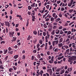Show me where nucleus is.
<instances>
[{"mask_svg":"<svg viewBox=\"0 0 76 76\" xmlns=\"http://www.w3.org/2000/svg\"><path fill=\"white\" fill-rule=\"evenodd\" d=\"M58 46L59 47H61L63 46V44L62 43H59Z\"/></svg>","mask_w":76,"mask_h":76,"instance_id":"obj_12","label":"nucleus"},{"mask_svg":"<svg viewBox=\"0 0 76 76\" xmlns=\"http://www.w3.org/2000/svg\"><path fill=\"white\" fill-rule=\"evenodd\" d=\"M37 57H38V58H41V56L39 54H38L37 55Z\"/></svg>","mask_w":76,"mask_h":76,"instance_id":"obj_49","label":"nucleus"},{"mask_svg":"<svg viewBox=\"0 0 76 76\" xmlns=\"http://www.w3.org/2000/svg\"><path fill=\"white\" fill-rule=\"evenodd\" d=\"M57 28V26H54L53 28V29H56Z\"/></svg>","mask_w":76,"mask_h":76,"instance_id":"obj_59","label":"nucleus"},{"mask_svg":"<svg viewBox=\"0 0 76 76\" xmlns=\"http://www.w3.org/2000/svg\"><path fill=\"white\" fill-rule=\"evenodd\" d=\"M18 57H19V56H18V55H17L14 56L13 58L14 59H17V58H18Z\"/></svg>","mask_w":76,"mask_h":76,"instance_id":"obj_8","label":"nucleus"},{"mask_svg":"<svg viewBox=\"0 0 76 76\" xmlns=\"http://www.w3.org/2000/svg\"><path fill=\"white\" fill-rule=\"evenodd\" d=\"M61 49H62V50H66L65 49V48L64 47V46H63L62 47Z\"/></svg>","mask_w":76,"mask_h":76,"instance_id":"obj_25","label":"nucleus"},{"mask_svg":"<svg viewBox=\"0 0 76 76\" xmlns=\"http://www.w3.org/2000/svg\"><path fill=\"white\" fill-rule=\"evenodd\" d=\"M52 15L53 17H55V16H56V13H54Z\"/></svg>","mask_w":76,"mask_h":76,"instance_id":"obj_51","label":"nucleus"},{"mask_svg":"<svg viewBox=\"0 0 76 76\" xmlns=\"http://www.w3.org/2000/svg\"><path fill=\"white\" fill-rule=\"evenodd\" d=\"M72 5V4H70V3H69L68 4V6H69V7H70V6H71Z\"/></svg>","mask_w":76,"mask_h":76,"instance_id":"obj_41","label":"nucleus"},{"mask_svg":"<svg viewBox=\"0 0 76 76\" xmlns=\"http://www.w3.org/2000/svg\"><path fill=\"white\" fill-rule=\"evenodd\" d=\"M54 18H53V17H51L50 18V20L51 21H54Z\"/></svg>","mask_w":76,"mask_h":76,"instance_id":"obj_27","label":"nucleus"},{"mask_svg":"<svg viewBox=\"0 0 76 76\" xmlns=\"http://www.w3.org/2000/svg\"><path fill=\"white\" fill-rule=\"evenodd\" d=\"M31 12L28 11V15H31Z\"/></svg>","mask_w":76,"mask_h":76,"instance_id":"obj_50","label":"nucleus"},{"mask_svg":"<svg viewBox=\"0 0 76 76\" xmlns=\"http://www.w3.org/2000/svg\"><path fill=\"white\" fill-rule=\"evenodd\" d=\"M50 20V19L47 18V19H46L45 20H46V22H48V20Z\"/></svg>","mask_w":76,"mask_h":76,"instance_id":"obj_62","label":"nucleus"},{"mask_svg":"<svg viewBox=\"0 0 76 76\" xmlns=\"http://www.w3.org/2000/svg\"><path fill=\"white\" fill-rule=\"evenodd\" d=\"M12 70H13V68H10L9 69V71L10 72H11Z\"/></svg>","mask_w":76,"mask_h":76,"instance_id":"obj_22","label":"nucleus"},{"mask_svg":"<svg viewBox=\"0 0 76 76\" xmlns=\"http://www.w3.org/2000/svg\"><path fill=\"white\" fill-rule=\"evenodd\" d=\"M47 72H49V73L50 75H52V73H53V71H52V69H48Z\"/></svg>","mask_w":76,"mask_h":76,"instance_id":"obj_5","label":"nucleus"},{"mask_svg":"<svg viewBox=\"0 0 76 76\" xmlns=\"http://www.w3.org/2000/svg\"><path fill=\"white\" fill-rule=\"evenodd\" d=\"M34 58H35L34 56H31V60H34Z\"/></svg>","mask_w":76,"mask_h":76,"instance_id":"obj_31","label":"nucleus"},{"mask_svg":"<svg viewBox=\"0 0 76 76\" xmlns=\"http://www.w3.org/2000/svg\"><path fill=\"white\" fill-rule=\"evenodd\" d=\"M32 9V7H31L30 6H28V10H31V9Z\"/></svg>","mask_w":76,"mask_h":76,"instance_id":"obj_29","label":"nucleus"},{"mask_svg":"<svg viewBox=\"0 0 76 76\" xmlns=\"http://www.w3.org/2000/svg\"><path fill=\"white\" fill-rule=\"evenodd\" d=\"M43 36H45L46 35V32H43Z\"/></svg>","mask_w":76,"mask_h":76,"instance_id":"obj_43","label":"nucleus"},{"mask_svg":"<svg viewBox=\"0 0 76 76\" xmlns=\"http://www.w3.org/2000/svg\"><path fill=\"white\" fill-rule=\"evenodd\" d=\"M70 39L69 38H67V39L66 40V42H68V41H69Z\"/></svg>","mask_w":76,"mask_h":76,"instance_id":"obj_60","label":"nucleus"},{"mask_svg":"<svg viewBox=\"0 0 76 76\" xmlns=\"http://www.w3.org/2000/svg\"><path fill=\"white\" fill-rule=\"evenodd\" d=\"M30 36L29 35L28 38H27V40H29L30 39Z\"/></svg>","mask_w":76,"mask_h":76,"instance_id":"obj_48","label":"nucleus"},{"mask_svg":"<svg viewBox=\"0 0 76 76\" xmlns=\"http://www.w3.org/2000/svg\"><path fill=\"white\" fill-rule=\"evenodd\" d=\"M64 48L66 49H67V48H69V46L67 45H64Z\"/></svg>","mask_w":76,"mask_h":76,"instance_id":"obj_32","label":"nucleus"},{"mask_svg":"<svg viewBox=\"0 0 76 76\" xmlns=\"http://www.w3.org/2000/svg\"><path fill=\"white\" fill-rule=\"evenodd\" d=\"M49 49L50 50H52L53 49V46L52 45L50 46Z\"/></svg>","mask_w":76,"mask_h":76,"instance_id":"obj_35","label":"nucleus"},{"mask_svg":"<svg viewBox=\"0 0 76 76\" xmlns=\"http://www.w3.org/2000/svg\"><path fill=\"white\" fill-rule=\"evenodd\" d=\"M69 60H68V62L70 63V64H72V63H73V61H74V60H75L76 59V56H73L70 57L69 58Z\"/></svg>","mask_w":76,"mask_h":76,"instance_id":"obj_1","label":"nucleus"},{"mask_svg":"<svg viewBox=\"0 0 76 76\" xmlns=\"http://www.w3.org/2000/svg\"><path fill=\"white\" fill-rule=\"evenodd\" d=\"M64 69H63V70H61V72L60 73L61 75H62L63 73H64Z\"/></svg>","mask_w":76,"mask_h":76,"instance_id":"obj_14","label":"nucleus"},{"mask_svg":"<svg viewBox=\"0 0 76 76\" xmlns=\"http://www.w3.org/2000/svg\"><path fill=\"white\" fill-rule=\"evenodd\" d=\"M72 70V69L71 68H68V72H71Z\"/></svg>","mask_w":76,"mask_h":76,"instance_id":"obj_23","label":"nucleus"},{"mask_svg":"<svg viewBox=\"0 0 76 76\" xmlns=\"http://www.w3.org/2000/svg\"><path fill=\"white\" fill-rule=\"evenodd\" d=\"M9 5H6V6H5V8L7 9V7H9Z\"/></svg>","mask_w":76,"mask_h":76,"instance_id":"obj_57","label":"nucleus"},{"mask_svg":"<svg viewBox=\"0 0 76 76\" xmlns=\"http://www.w3.org/2000/svg\"><path fill=\"white\" fill-rule=\"evenodd\" d=\"M51 34H52L53 35H54V34H55V30H53L52 32L51 33Z\"/></svg>","mask_w":76,"mask_h":76,"instance_id":"obj_17","label":"nucleus"},{"mask_svg":"<svg viewBox=\"0 0 76 76\" xmlns=\"http://www.w3.org/2000/svg\"><path fill=\"white\" fill-rule=\"evenodd\" d=\"M22 59L23 60H25V56L24 55H23V57L22 58Z\"/></svg>","mask_w":76,"mask_h":76,"instance_id":"obj_34","label":"nucleus"},{"mask_svg":"<svg viewBox=\"0 0 76 76\" xmlns=\"http://www.w3.org/2000/svg\"><path fill=\"white\" fill-rule=\"evenodd\" d=\"M37 76H38L40 74H39V73L37 71Z\"/></svg>","mask_w":76,"mask_h":76,"instance_id":"obj_55","label":"nucleus"},{"mask_svg":"<svg viewBox=\"0 0 76 76\" xmlns=\"http://www.w3.org/2000/svg\"><path fill=\"white\" fill-rule=\"evenodd\" d=\"M13 51H10L9 52V53L10 54H13Z\"/></svg>","mask_w":76,"mask_h":76,"instance_id":"obj_42","label":"nucleus"},{"mask_svg":"<svg viewBox=\"0 0 76 76\" xmlns=\"http://www.w3.org/2000/svg\"><path fill=\"white\" fill-rule=\"evenodd\" d=\"M50 75L48 73H46V74H44L43 75V76H49Z\"/></svg>","mask_w":76,"mask_h":76,"instance_id":"obj_10","label":"nucleus"},{"mask_svg":"<svg viewBox=\"0 0 76 76\" xmlns=\"http://www.w3.org/2000/svg\"><path fill=\"white\" fill-rule=\"evenodd\" d=\"M32 12L33 13V15H35V12L34 11V10H33L32 11Z\"/></svg>","mask_w":76,"mask_h":76,"instance_id":"obj_47","label":"nucleus"},{"mask_svg":"<svg viewBox=\"0 0 76 76\" xmlns=\"http://www.w3.org/2000/svg\"><path fill=\"white\" fill-rule=\"evenodd\" d=\"M5 44V41H2L1 42V44Z\"/></svg>","mask_w":76,"mask_h":76,"instance_id":"obj_46","label":"nucleus"},{"mask_svg":"<svg viewBox=\"0 0 76 76\" xmlns=\"http://www.w3.org/2000/svg\"><path fill=\"white\" fill-rule=\"evenodd\" d=\"M60 69L58 68V69L56 70V72H60Z\"/></svg>","mask_w":76,"mask_h":76,"instance_id":"obj_37","label":"nucleus"},{"mask_svg":"<svg viewBox=\"0 0 76 76\" xmlns=\"http://www.w3.org/2000/svg\"><path fill=\"white\" fill-rule=\"evenodd\" d=\"M7 53V50H6L4 52V54H6Z\"/></svg>","mask_w":76,"mask_h":76,"instance_id":"obj_56","label":"nucleus"},{"mask_svg":"<svg viewBox=\"0 0 76 76\" xmlns=\"http://www.w3.org/2000/svg\"><path fill=\"white\" fill-rule=\"evenodd\" d=\"M58 16H59L60 18H61V17H62V15H61V13H60Z\"/></svg>","mask_w":76,"mask_h":76,"instance_id":"obj_45","label":"nucleus"},{"mask_svg":"<svg viewBox=\"0 0 76 76\" xmlns=\"http://www.w3.org/2000/svg\"><path fill=\"white\" fill-rule=\"evenodd\" d=\"M15 32H14V31H13L12 32H10L9 33V34L10 35V36L11 35H13L14 34Z\"/></svg>","mask_w":76,"mask_h":76,"instance_id":"obj_9","label":"nucleus"},{"mask_svg":"<svg viewBox=\"0 0 76 76\" xmlns=\"http://www.w3.org/2000/svg\"><path fill=\"white\" fill-rule=\"evenodd\" d=\"M33 53H34V54H35V53H37V50H34L33 51Z\"/></svg>","mask_w":76,"mask_h":76,"instance_id":"obj_40","label":"nucleus"},{"mask_svg":"<svg viewBox=\"0 0 76 76\" xmlns=\"http://www.w3.org/2000/svg\"><path fill=\"white\" fill-rule=\"evenodd\" d=\"M73 9H72V10H69V13H72V12H73Z\"/></svg>","mask_w":76,"mask_h":76,"instance_id":"obj_39","label":"nucleus"},{"mask_svg":"<svg viewBox=\"0 0 76 76\" xmlns=\"http://www.w3.org/2000/svg\"><path fill=\"white\" fill-rule=\"evenodd\" d=\"M13 68L14 70H16L17 69V67H16L15 66H13Z\"/></svg>","mask_w":76,"mask_h":76,"instance_id":"obj_44","label":"nucleus"},{"mask_svg":"<svg viewBox=\"0 0 76 76\" xmlns=\"http://www.w3.org/2000/svg\"><path fill=\"white\" fill-rule=\"evenodd\" d=\"M59 20H60V18H57L55 20V21H56V22H58V21H59Z\"/></svg>","mask_w":76,"mask_h":76,"instance_id":"obj_20","label":"nucleus"},{"mask_svg":"<svg viewBox=\"0 0 76 76\" xmlns=\"http://www.w3.org/2000/svg\"><path fill=\"white\" fill-rule=\"evenodd\" d=\"M54 62V56H52L51 58V60H50L49 61V63H53Z\"/></svg>","mask_w":76,"mask_h":76,"instance_id":"obj_3","label":"nucleus"},{"mask_svg":"<svg viewBox=\"0 0 76 76\" xmlns=\"http://www.w3.org/2000/svg\"><path fill=\"white\" fill-rule=\"evenodd\" d=\"M43 26L45 28H47V26L46 25V24L45 23L43 24Z\"/></svg>","mask_w":76,"mask_h":76,"instance_id":"obj_21","label":"nucleus"},{"mask_svg":"<svg viewBox=\"0 0 76 76\" xmlns=\"http://www.w3.org/2000/svg\"><path fill=\"white\" fill-rule=\"evenodd\" d=\"M4 22L6 26H8V27H10V25L9 22L8 21H5Z\"/></svg>","mask_w":76,"mask_h":76,"instance_id":"obj_4","label":"nucleus"},{"mask_svg":"<svg viewBox=\"0 0 76 76\" xmlns=\"http://www.w3.org/2000/svg\"><path fill=\"white\" fill-rule=\"evenodd\" d=\"M73 0H71L70 3L72 4L73 3Z\"/></svg>","mask_w":76,"mask_h":76,"instance_id":"obj_64","label":"nucleus"},{"mask_svg":"<svg viewBox=\"0 0 76 76\" xmlns=\"http://www.w3.org/2000/svg\"><path fill=\"white\" fill-rule=\"evenodd\" d=\"M46 17H47V18H50L51 17V15L48 14V15Z\"/></svg>","mask_w":76,"mask_h":76,"instance_id":"obj_26","label":"nucleus"},{"mask_svg":"<svg viewBox=\"0 0 76 76\" xmlns=\"http://www.w3.org/2000/svg\"><path fill=\"white\" fill-rule=\"evenodd\" d=\"M59 32H60V30H57L55 32V33L56 34H59Z\"/></svg>","mask_w":76,"mask_h":76,"instance_id":"obj_11","label":"nucleus"},{"mask_svg":"<svg viewBox=\"0 0 76 76\" xmlns=\"http://www.w3.org/2000/svg\"><path fill=\"white\" fill-rule=\"evenodd\" d=\"M63 10H64V7H62L61 8V11H63Z\"/></svg>","mask_w":76,"mask_h":76,"instance_id":"obj_61","label":"nucleus"},{"mask_svg":"<svg viewBox=\"0 0 76 76\" xmlns=\"http://www.w3.org/2000/svg\"><path fill=\"white\" fill-rule=\"evenodd\" d=\"M71 34V31H69L67 33V35H70Z\"/></svg>","mask_w":76,"mask_h":76,"instance_id":"obj_38","label":"nucleus"},{"mask_svg":"<svg viewBox=\"0 0 76 76\" xmlns=\"http://www.w3.org/2000/svg\"><path fill=\"white\" fill-rule=\"evenodd\" d=\"M76 30L75 29H73V28H72L71 30V32H75V31H76Z\"/></svg>","mask_w":76,"mask_h":76,"instance_id":"obj_16","label":"nucleus"},{"mask_svg":"<svg viewBox=\"0 0 76 76\" xmlns=\"http://www.w3.org/2000/svg\"><path fill=\"white\" fill-rule=\"evenodd\" d=\"M18 47L17 45H15V46H13V48H15V49H17Z\"/></svg>","mask_w":76,"mask_h":76,"instance_id":"obj_13","label":"nucleus"},{"mask_svg":"<svg viewBox=\"0 0 76 76\" xmlns=\"http://www.w3.org/2000/svg\"><path fill=\"white\" fill-rule=\"evenodd\" d=\"M66 51L65 52V54H69V49L66 50Z\"/></svg>","mask_w":76,"mask_h":76,"instance_id":"obj_7","label":"nucleus"},{"mask_svg":"<svg viewBox=\"0 0 76 76\" xmlns=\"http://www.w3.org/2000/svg\"><path fill=\"white\" fill-rule=\"evenodd\" d=\"M63 41V38H61L60 39V41L59 42V43H60V42H61Z\"/></svg>","mask_w":76,"mask_h":76,"instance_id":"obj_30","label":"nucleus"},{"mask_svg":"<svg viewBox=\"0 0 76 76\" xmlns=\"http://www.w3.org/2000/svg\"><path fill=\"white\" fill-rule=\"evenodd\" d=\"M8 58V56H6L4 58L5 60V61H6Z\"/></svg>","mask_w":76,"mask_h":76,"instance_id":"obj_36","label":"nucleus"},{"mask_svg":"<svg viewBox=\"0 0 76 76\" xmlns=\"http://www.w3.org/2000/svg\"><path fill=\"white\" fill-rule=\"evenodd\" d=\"M44 46H45V44H43L42 45L40 46V47H44Z\"/></svg>","mask_w":76,"mask_h":76,"instance_id":"obj_54","label":"nucleus"},{"mask_svg":"<svg viewBox=\"0 0 76 76\" xmlns=\"http://www.w3.org/2000/svg\"><path fill=\"white\" fill-rule=\"evenodd\" d=\"M32 22H34V21H35V19H36V18L34 15H32Z\"/></svg>","mask_w":76,"mask_h":76,"instance_id":"obj_6","label":"nucleus"},{"mask_svg":"<svg viewBox=\"0 0 76 76\" xmlns=\"http://www.w3.org/2000/svg\"><path fill=\"white\" fill-rule=\"evenodd\" d=\"M0 23L1 25V26H4V23H1V22H0Z\"/></svg>","mask_w":76,"mask_h":76,"instance_id":"obj_58","label":"nucleus"},{"mask_svg":"<svg viewBox=\"0 0 76 76\" xmlns=\"http://www.w3.org/2000/svg\"><path fill=\"white\" fill-rule=\"evenodd\" d=\"M58 43V40L54 41L53 42L52 45L53 46H54L55 45V44L56 45H57Z\"/></svg>","mask_w":76,"mask_h":76,"instance_id":"obj_2","label":"nucleus"},{"mask_svg":"<svg viewBox=\"0 0 76 76\" xmlns=\"http://www.w3.org/2000/svg\"><path fill=\"white\" fill-rule=\"evenodd\" d=\"M39 42L40 44H42V39L40 40Z\"/></svg>","mask_w":76,"mask_h":76,"instance_id":"obj_18","label":"nucleus"},{"mask_svg":"<svg viewBox=\"0 0 76 76\" xmlns=\"http://www.w3.org/2000/svg\"><path fill=\"white\" fill-rule=\"evenodd\" d=\"M12 25L13 26H15V23H14V22H13L12 23Z\"/></svg>","mask_w":76,"mask_h":76,"instance_id":"obj_53","label":"nucleus"},{"mask_svg":"<svg viewBox=\"0 0 76 76\" xmlns=\"http://www.w3.org/2000/svg\"><path fill=\"white\" fill-rule=\"evenodd\" d=\"M27 22L26 24V26H28V25H29V20H27Z\"/></svg>","mask_w":76,"mask_h":76,"instance_id":"obj_24","label":"nucleus"},{"mask_svg":"<svg viewBox=\"0 0 76 76\" xmlns=\"http://www.w3.org/2000/svg\"><path fill=\"white\" fill-rule=\"evenodd\" d=\"M49 7H50V5H47L46 6V7L48 9H49Z\"/></svg>","mask_w":76,"mask_h":76,"instance_id":"obj_33","label":"nucleus"},{"mask_svg":"<svg viewBox=\"0 0 76 76\" xmlns=\"http://www.w3.org/2000/svg\"><path fill=\"white\" fill-rule=\"evenodd\" d=\"M0 69H4V67L3 65L0 66Z\"/></svg>","mask_w":76,"mask_h":76,"instance_id":"obj_15","label":"nucleus"},{"mask_svg":"<svg viewBox=\"0 0 76 76\" xmlns=\"http://www.w3.org/2000/svg\"><path fill=\"white\" fill-rule=\"evenodd\" d=\"M33 34L35 35H37V31H34Z\"/></svg>","mask_w":76,"mask_h":76,"instance_id":"obj_19","label":"nucleus"},{"mask_svg":"<svg viewBox=\"0 0 76 76\" xmlns=\"http://www.w3.org/2000/svg\"><path fill=\"white\" fill-rule=\"evenodd\" d=\"M50 51H48L47 52V54H48V55H50Z\"/></svg>","mask_w":76,"mask_h":76,"instance_id":"obj_63","label":"nucleus"},{"mask_svg":"<svg viewBox=\"0 0 76 76\" xmlns=\"http://www.w3.org/2000/svg\"><path fill=\"white\" fill-rule=\"evenodd\" d=\"M56 51L57 52V51H58V49H57V48H56L54 50L55 52H56Z\"/></svg>","mask_w":76,"mask_h":76,"instance_id":"obj_52","label":"nucleus"},{"mask_svg":"<svg viewBox=\"0 0 76 76\" xmlns=\"http://www.w3.org/2000/svg\"><path fill=\"white\" fill-rule=\"evenodd\" d=\"M8 50L9 51H12V48L9 47L8 48Z\"/></svg>","mask_w":76,"mask_h":76,"instance_id":"obj_28","label":"nucleus"}]
</instances>
